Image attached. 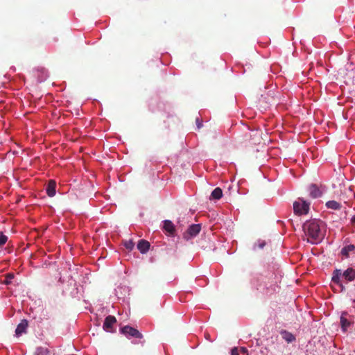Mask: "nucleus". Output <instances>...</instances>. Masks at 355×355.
<instances>
[{
	"mask_svg": "<svg viewBox=\"0 0 355 355\" xmlns=\"http://www.w3.org/2000/svg\"><path fill=\"white\" fill-rule=\"evenodd\" d=\"M258 245L260 249H262L266 245V242L264 241H259Z\"/></svg>",
	"mask_w": 355,
	"mask_h": 355,
	"instance_id": "obj_24",
	"label": "nucleus"
},
{
	"mask_svg": "<svg viewBox=\"0 0 355 355\" xmlns=\"http://www.w3.org/2000/svg\"><path fill=\"white\" fill-rule=\"evenodd\" d=\"M310 203L305 201L303 198H299L293 203L294 213L297 215L306 214L309 210Z\"/></svg>",
	"mask_w": 355,
	"mask_h": 355,
	"instance_id": "obj_3",
	"label": "nucleus"
},
{
	"mask_svg": "<svg viewBox=\"0 0 355 355\" xmlns=\"http://www.w3.org/2000/svg\"><path fill=\"white\" fill-rule=\"evenodd\" d=\"M201 230V225L200 224H193L189 226L188 230L184 233L183 237L186 240H189L196 236Z\"/></svg>",
	"mask_w": 355,
	"mask_h": 355,
	"instance_id": "obj_7",
	"label": "nucleus"
},
{
	"mask_svg": "<svg viewBox=\"0 0 355 355\" xmlns=\"http://www.w3.org/2000/svg\"><path fill=\"white\" fill-rule=\"evenodd\" d=\"M116 322V319L113 315H108L105 318L103 328L107 332H112V327Z\"/></svg>",
	"mask_w": 355,
	"mask_h": 355,
	"instance_id": "obj_8",
	"label": "nucleus"
},
{
	"mask_svg": "<svg viewBox=\"0 0 355 355\" xmlns=\"http://www.w3.org/2000/svg\"><path fill=\"white\" fill-rule=\"evenodd\" d=\"M8 241V236L3 234L2 232L0 233V247L3 246Z\"/></svg>",
	"mask_w": 355,
	"mask_h": 355,
	"instance_id": "obj_22",
	"label": "nucleus"
},
{
	"mask_svg": "<svg viewBox=\"0 0 355 355\" xmlns=\"http://www.w3.org/2000/svg\"><path fill=\"white\" fill-rule=\"evenodd\" d=\"M55 182L53 180H49L46 189V193L49 197H53L55 195Z\"/></svg>",
	"mask_w": 355,
	"mask_h": 355,
	"instance_id": "obj_13",
	"label": "nucleus"
},
{
	"mask_svg": "<svg viewBox=\"0 0 355 355\" xmlns=\"http://www.w3.org/2000/svg\"><path fill=\"white\" fill-rule=\"evenodd\" d=\"M14 278V274L12 273H8L5 276V279L3 280V284L8 285L11 284L12 279Z\"/></svg>",
	"mask_w": 355,
	"mask_h": 355,
	"instance_id": "obj_20",
	"label": "nucleus"
},
{
	"mask_svg": "<svg viewBox=\"0 0 355 355\" xmlns=\"http://www.w3.org/2000/svg\"><path fill=\"white\" fill-rule=\"evenodd\" d=\"M205 337H206L207 339H209V334H205Z\"/></svg>",
	"mask_w": 355,
	"mask_h": 355,
	"instance_id": "obj_26",
	"label": "nucleus"
},
{
	"mask_svg": "<svg viewBox=\"0 0 355 355\" xmlns=\"http://www.w3.org/2000/svg\"><path fill=\"white\" fill-rule=\"evenodd\" d=\"M326 206L329 209L338 210L341 208V205L335 200H329L326 202Z\"/></svg>",
	"mask_w": 355,
	"mask_h": 355,
	"instance_id": "obj_18",
	"label": "nucleus"
},
{
	"mask_svg": "<svg viewBox=\"0 0 355 355\" xmlns=\"http://www.w3.org/2000/svg\"><path fill=\"white\" fill-rule=\"evenodd\" d=\"M223 196V191L220 188L217 187L214 189V191L211 192L210 199L213 200H219Z\"/></svg>",
	"mask_w": 355,
	"mask_h": 355,
	"instance_id": "obj_17",
	"label": "nucleus"
},
{
	"mask_svg": "<svg viewBox=\"0 0 355 355\" xmlns=\"http://www.w3.org/2000/svg\"><path fill=\"white\" fill-rule=\"evenodd\" d=\"M280 334L282 336V338L288 343H292L295 340V337L291 332H288L286 330H282L281 331Z\"/></svg>",
	"mask_w": 355,
	"mask_h": 355,
	"instance_id": "obj_15",
	"label": "nucleus"
},
{
	"mask_svg": "<svg viewBox=\"0 0 355 355\" xmlns=\"http://www.w3.org/2000/svg\"><path fill=\"white\" fill-rule=\"evenodd\" d=\"M134 245L135 243L131 240L126 241L124 243V246L125 247L126 249L129 250H132L134 248Z\"/></svg>",
	"mask_w": 355,
	"mask_h": 355,
	"instance_id": "obj_21",
	"label": "nucleus"
},
{
	"mask_svg": "<svg viewBox=\"0 0 355 355\" xmlns=\"http://www.w3.org/2000/svg\"><path fill=\"white\" fill-rule=\"evenodd\" d=\"M164 229L166 232L169 234V235H173L175 232V226L173 223L169 220H166L164 221Z\"/></svg>",
	"mask_w": 355,
	"mask_h": 355,
	"instance_id": "obj_14",
	"label": "nucleus"
},
{
	"mask_svg": "<svg viewBox=\"0 0 355 355\" xmlns=\"http://www.w3.org/2000/svg\"><path fill=\"white\" fill-rule=\"evenodd\" d=\"M341 277L345 279L346 283L355 280V268L352 267L347 268L345 271L340 269H336L333 272L331 282L339 286L342 291L345 289V286L341 282Z\"/></svg>",
	"mask_w": 355,
	"mask_h": 355,
	"instance_id": "obj_2",
	"label": "nucleus"
},
{
	"mask_svg": "<svg viewBox=\"0 0 355 355\" xmlns=\"http://www.w3.org/2000/svg\"><path fill=\"white\" fill-rule=\"evenodd\" d=\"M351 252H354L355 254V245L353 244L343 247L340 252L342 256L345 258H349Z\"/></svg>",
	"mask_w": 355,
	"mask_h": 355,
	"instance_id": "obj_10",
	"label": "nucleus"
},
{
	"mask_svg": "<svg viewBox=\"0 0 355 355\" xmlns=\"http://www.w3.org/2000/svg\"><path fill=\"white\" fill-rule=\"evenodd\" d=\"M232 355H248V351L245 347L237 348L234 347L231 351Z\"/></svg>",
	"mask_w": 355,
	"mask_h": 355,
	"instance_id": "obj_16",
	"label": "nucleus"
},
{
	"mask_svg": "<svg viewBox=\"0 0 355 355\" xmlns=\"http://www.w3.org/2000/svg\"><path fill=\"white\" fill-rule=\"evenodd\" d=\"M196 125L198 128L200 129L202 126V121L198 117L196 119Z\"/></svg>",
	"mask_w": 355,
	"mask_h": 355,
	"instance_id": "obj_23",
	"label": "nucleus"
},
{
	"mask_svg": "<svg viewBox=\"0 0 355 355\" xmlns=\"http://www.w3.org/2000/svg\"><path fill=\"white\" fill-rule=\"evenodd\" d=\"M351 222L353 224V225L355 227V216H354L352 219H351Z\"/></svg>",
	"mask_w": 355,
	"mask_h": 355,
	"instance_id": "obj_25",
	"label": "nucleus"
},
{
	"mask_svg": "<svg viewBox=\"0 0 355 355\" xmlns=\"http://www.w3.org/2000/svg\"><path fill=\"white\" fill-rule=\"evenodd\" d=\"M259 137V133L257 131H253L248 130L243 135L241 136L240 141L242 143H249L251 144H255Z\"/></svg>",
	"mask_w": 355,
	"mask_h": 355,
	"instance_id": "obj_5",
	"label": "nucleus"
},
{
	"mask_svg": "<svg viewBox=\"0 0 355 355\" xmlns=\"http://www.w3.org/2000/svg\"><path fill=\"white\" fill-rule=\"evenodd\" d=\"M354 322V316L349 314L346 311L341 313L340 324L343 332H346L347 329Z\"/></svg>",
	"mask_w": 355,
	"mask_h": 355,
	"instance_id": "obj_4",
	"label": "nucleus"
},
{
	"mask_svg": "<svg viewBox=\"0 0 355 355\" xmlns=\"http://www.w3.org/2000/svg\"><path fill=\"white\" fill-rule=\"evenodd\" d=\"M137 248L141 253H146L150 248V243L146 240H140L137 244Z\"/></svg>",
	"mask_w": 355,
	"mask_h": 355,
	"instance_id": "obj_12",
	"label": "nucleus"
},
{
	"mask_svg": "<svg viewBox=\"0 0 355 355\" xmlns=\"http://www.w3.org/2000/svg\"><path fill=\"white\" fill-rule=\"evenodd\" d=\"M322 221L316 219L307 220L303 224V230L308 236V242L318 243L322 240L324 237L322 232Z\"/></svg>",
	"mask_w": 355,
	"mask_h": 355,
	"instance_id": "obj_1",
	"label": "nucleus"
},
{
	"mask_svg": "<svg viewBox=\"0 0 355 355\" xmlns=\"http://www.w3.org/2000/svg\"><path fill=\"white\" fill-rule=\"evenodd\" d=\"M28 327V321L26 320H23L21 322L17 325L15 334L17 336H21L23 333L26 332V328Z\"/></svg>",
	"mask_w": 355,
	"mask_h": 355,
	"instance_id": "obj_11",
	"label": "nucleus"
},
{
	"mask_svg": "<svg viewBox=\"0 0 355 355\" xmlns=\"http://www.w3.org/2000/svg\"><path fill=\"white\" fill-rule=\"evenodd\" d=\"M120 331L121 334L125 335L127 338H136L141 339L143 338V335L140 333L137 329L132 327L129 325H126L120 329Z\"/></svg>",
	"mask_w": 355,
	"mask_h": 355,
	"instance_id": "obj_6",
	"label": "nucleus"
},
{
	"mask_svg": "<svg viewBox=\"0 0 355 355\" xmlns=\"http://www.w3.org/2000/svg\"><path fill=\"white\" fill-rule=\"evenodd\" d=\"M309 196L312 198H317L322 196V193L315 184H311L309 187Z\"/></svg>",
	"mask_w": 355,
	"mask_h": 355,
	"instance_id": "obj_9",
	"label": "nucleus"
},
{
	"mask_svg": "<svg viewBox=\"0 0 355 355\" xmlns=\"http://www.w3.org/2000/svg\"><path fill=\"white\" fill-rule=\"evenodd\" d=\"M49 351L47 348L39 347L36 349L34 355H49Z\"/></svg>",
	"mask_w": 355,
	"mask_h": 355,
	"instance_id": "obj_19",
	"label": "nucleus"
}]
</instances>
